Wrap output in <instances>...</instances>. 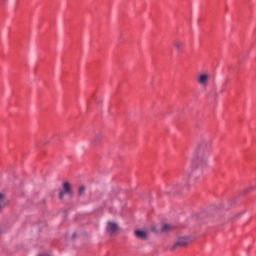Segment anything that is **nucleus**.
<instances>
[{"mask_svg":"<svg viewBox=\"0 0 256 256\" xmlns=\"http://www.w3.org/2000/svg\"><path fill=\"white\" fill-rule=\"evenodd\" d=\"M196 159L198 165H207L209 163V147L207 144H200L196 150Z\"/></svg>","mask_w":256,"mask_h":256,"instance_id":"obj_1","label":"nucleus"},{"mask_svg":"<svg viewBox=\"0 0 256 256\" xmlns=\"http://www.w3.org/2000/svg\"><path fill=\"white\" fill-rule=\"evenodd\" d=\"M211 79V74L209 72H200L196 77V81L200 87H207L209 85V80Z\"/></svg>","mask_w":256,"mask_h":256,"instance_id":"obj_2","label":"nucleus"},{"mask_svg":"<svg viewBox=\"0 0 256 256\" xmlns=\"http://www.w3.org/2000/svg\"><path fill=\"white\" fill-rule=\"evenodd\" d=\"M189 237L183 236L178 238V240L171 247V251H175V249H179V247H187L189 245Z\"/></svg>","mask_w":256,"mask_h":256,"instance_id":"obj_3","label":"nucleus"},{"mask_svg":"<svg viewBox=\"0 0 256 256\" xmlns=\"http://www.w3.org/2000/svg\"><path fill=\"white\" fill-rule=\"evenodd\" d=\"M65 195L71 196V184H69V182L62 183V189L59 190L58 197L59 199H63Z\"/></svg>","mask_w":256,"mask_h":256,"instance_id":"obj_4","label":"nucleus"},{"mask_svg":"<svg viewBox=\"0 0 256 256\" xmlns=\"http://www.w3.org/2000/svg\"><path fill=\"white\" fill-rule=\"evenodd\" d=\"M106 229H107V232L110 233V235H115V233L119 231V225L115 222H108Z\"/></svg>","mask_w":256,"mask_h":256,"instance_id":"obj_5","label":"nucleus"},{"mask_svg":"<svg viewBox=\"0 0 256 256\" xmlns=\"http://www.w3.org/2000/svg\"><path fill=\"white\" fill-rule=\"evenodd\" d=\"M173 45L176 49V51H183V48L185 47V43L183 41L176 39L173 41Z\"/></svg>","mask_w":256,"mask_h":256,"instance_id":"obj_6","label":"nucleus"},{"mask_svg":"<svg viewBox=\"0 0 256 256\" xmlns=\"http://www.w3.org/2000/svg\"><path fill=\"white\" fill-rule=\"evenodd\" d=\"M134 235L138 237V239H147V232L144 230H136Z\"/></svg>","mask_w":256,"mask_h":256,"instance_id":"obj_7","label":"nucleus"},{"mask_svg":"<svg viewBox=\"0 0 256 256\" xmlns=\"http://www.w3.org/2000/svg\"><path fill=\"white\" fill-rule=\"evenodd\" d=\"M173 229V226L171 224H164L162 226V231H171Z\"/></svg>","mask_w":256,"mask_h":256,"instance_id":"obj_8","label":"nucleus"},{"mask_svg":"<svg viewBox=\"0 0 256 256\" xmlns=\"http://www.w3.org/2000/svg\"><path fill=\"white\" fill-rule=\"evenodd\" d=\"M83 193H85V186H81L78 190L79 195H83Z\"/></svg>","mask_w":256,"mask_h":256,"instance_id":"obj_9","label":"nucleus"},{"mask_svg":"<svg viewBox=\"0 0 256 256\" xmlns=\"http://www.w3.org/2000/svg\"><path fill=\"white\" fill-rule=\"evenodd\" d=\"M0 201H5V194L0 192Z\"/></svg>","mask_w":256,"mask_h":256,"instance_id":"obj_10","label":"nucleus"},{"mask_svg":"<svg viewBox=\"0 0 256 256\" xmlns=\"http://www.w3.org/2000/svg\"><path fill=\"white\" fill-rule=\"evenodd\" d=\"M99 141H100L99 136H96V137L94 138V140H93L94 145H95L97 142H99Z\"/></svg>","mask_w":256,"mask_h":256,"instance_id":"obj_11","label":"nucleus"},{"mask_svg":"<svg viewBox=\"0 0 256 256\" xmlns=\"http://www.w3.org/2000/svg\"><path fill=\"white\" fill-rule=\"evenodd\" d=\"M3 211V204H0V213Z\"/></svg>","mask_w":256,"mask_h":256,"instance_id":"obj_12","label":"nucleus"},{"mask_svg":"<svg viewBox=\"0 0 256 256\" xmlns=\"http://www.w3.org/2000/svg\"><path fill=\"white\" fill-rule=\"evenodd\" d=\"M220 93H221V94H222V93H225V88L221 89V90H220Z\"/></svg>","mask_w":256,"mask_h":256,"instance_id":"obj_13","label":"nucleus"},{"mask_svg":"<svg viewBox=\"0 0 256 256\" xmlns=\"http://www.w3.org/2000/svg\"><path fill=\"white\" fill-rule=\"evenodd\" d=\"M38 256H51V255H49V254H40Z\"/></svg>","mask_w":256,"mask_h":256,"instance_id":"obj_14","label":"nucleus"},{"mask_svg":"<svg viewBox=\"0 0 256 256\" xmlns=\"http://www.w3.org/2000/svg\"><path fill=\"white\" fill-rule=\"evenodd\" d=\"M185 179H189V174H186V175H185Z\"/></svg>","mask_w":256,"mask_h":256,"instance_id":"obj_15","label":"nucleus"}]
</instances>
